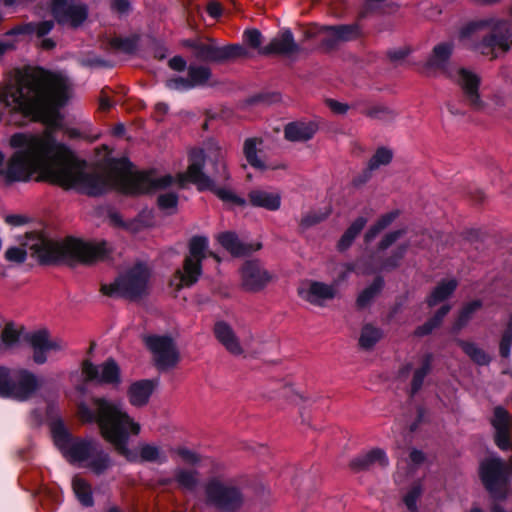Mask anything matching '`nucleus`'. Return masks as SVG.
Wrapping results in <instances>:
<instances>
[{
    "label": "nucleus",
    "mask_w": 512,
    "mask_h": 512,
    "mask_svg": "<svg viewBox=\"0 0 512 512\" xmlns=\"http://www.w3.org/2000/svg\"><path fill=\"white\" fill-rule=\"evenodd\" d=\"M9 142L15 151L5 164L0 152V176L7 183L27 182L37 174L41 180L91 196L110 189V165L103 172L88 169L56 141L49 128L42 133H16Z\"/></svg>",
    "instance_id": "f257e3e1"
},
{
    "label": "nucleus",
    "mask_w": 512,
    "mask_h": 512,
    "mask_svg": "<svg viewBox=\"0 0 512 512\" xmlns=\"http://www.w3.org/2000/svg\"><path fill=\"white\" fill-rule=\"evenodd\" d=\"M213 167V173L226 178L224 151L216 142H208L204 149L195 148L189 152V166L185 173L176 178L169 174H159L155 171L138 172L126 160H116L110 163V188L125 194H142L164 189L176 183L180 187L186 182L194 183L200 190H213L223 201L243 206L245 199L238 197L231 190L215 188L212 180L203 173L205 162Z\"/></svg>",
    "instance_id": "f03ea898"
},
{
    "label": "nucleus",
    "mask_w": 512,
    "mask_h": 512,
    "mask_svg": "<svg viewBox=\"0 0 512 512\" xmlns=\"http://www.w3.org/2000/svg\"><path fill=\"white\" fill-rule=\"evenodd\" d=\"M70 88L68 78L62 73L35 68L22 74L16 84L6 87L3 97L12 109L50 124L57 109L67 102Z\"/></svg>",
    "instance_id": "7ed1b4c3"
},
{
    "label": "nucleus",
    "mask_w": 512,
    "mask_h": 512,
    "mask_svg": "<svg viewBox=\"0 0 512 512\" xmlns=\"http://www.w3.org/2000/svg\"><path fill=\"white\" fill-rule=\"evenodd\" d=\"M91 406L81 403L78 411L85 423L98 425L101 436L112 444L116 452L128 462H150L164 464L167 456L159 447L145 443L140 446L139 455L129 449L130 435L140 433V424L117 404L105 397L93 396L90 399Z\"/></svg>",
    "instance_id": "20e7f679"
},
{
    "label": "nucleus",
    "mask_w": 512,
    "mask_h": 512,
    "mask_svg": "<svg viewBox=\"0 0 512 512\" xmlns=\"http://www.w3.org/2000/svg\"><path fill=\"white\" fill-rule=\"evenodd\" d=\"M23 246L26 249L10 247L5 252V258L10 262L22 263L29 250L41 263L71 261L92 264L106 259L111 252L110 246L104 241L85 242L75 238L56 241L41 233L27 234Z\"/></svg>",
    "instance_id": "39448f33"
},
{
    "label": "nucleus",
    "mask_w": 512,
    "mask_h": 512,
    "mask_svg": "<svg viewBox=\"0 0 512 512\" xmlns=\"http://www.w3.org/2000/svg\"><path fill=\"white\" fill-rule=\"evenodd\" d=\"M478 476L493 501L490 512H507L500 503L506 501L512 492L508 464L498 456L486 457L479 464Z\"/></svg>",
    "instance_id": "423d86ee"
},
{
    "label": "nucleus",
    "mask_w": 512,
    "mask_h": 512,
    "mask_svg": "<svg viewBox=\"0 0 512 512\" xmlns=\"http://www.w3.org/2000/svg\"><path fill=\"white\" fill-rule=\"evenodd\" d=\"M208 239L195 236L189 242V254L186 256L183 269H178L170 280V286L176 297L187 298L189 288L195 284L202 274V260L206 257Z\"/></svg>",
    "instance_id": "0eeeda50"
},
{
    "label": "nucleus",
    "mask_w": 512,
    "mask_h": 512,
    "mask_svg": "<svg viewBox=\"0 0 512 512\" xmlns=\"http://www.w3.org/2000/svg\"><path fill=\"white\" fill-rule=\"evenodd\" d=\"M204 494L207 506L218 512H239L246 503L244 488L233 479H209Z\"/></svg>",
    "instance_id": "6e6552de"
},
{
    "label": "nucleus",
    "mask_w": 512,
    "mask_h": 512,
    "mask_svg": "<svg viewBox=\"0 0 512 512\" xmlns=\"http://www.w3.org/2000/svg\"><path fill=\"white\" fill-rule=\"evenodd\" d=\"M151 271L142 263H136L121 274L113 283L103 284L101 291L110 297L136 299L149 290Z\"/></svg>",
    "instance_id": "1a4fd4ad"
},
{
    "label": "nucleus",
    "mask_w": 512,
    "mask_h": 512,
    "mask_svg": "<svg viewBox=\"0 0 512 512\" xmlns=\"http://www.w3.org/2000/svg\"><path fill=\"white\" fill-rule=\"evenodd\" d=\"M489 26L492 29V35L489 38L483 36L481 44L476 45L475 48L482 54L490 55L492 58L497 56L496 51L505 52L509 48V38L511 36L510 24L506 21H488V22H475L470 23L460 33L462 40L470 37H480L479 32Z\"/></svg>",
    "instance_id": "9d476101"
},
{
    "label": "nucleus",
    "mask_w": 512,
    "mask_h": 512,
    "mask_svg": "<svg viewBox=\"0 0 512 512\" xmlns=\"http://www.w3.org/2000/svg\"><path fill=\"white\" fill-rule=\"evenodd\" d=\"M51 430L55 445L70 463L88 461L98 444L93 439L74 437L62 420L54 422Z\"/></svg>",
    "instance_id": "9b49d317"
},
{
    "label": "nucleus",
    "mask_w": 512,
    "mask_h": 512,
    "mask_svg": "<svg viewBox=\"0 0 512 512\" xmlns=\"http://www.w3.org/2000/svg\"><path fill=\"white\" fill-rule=\"evenodd\" d=\"M144 344L153 354L154 365L160 372H166L177 366L180 354L170 335H146Z\"/></svg>",
    "instance_id": "f8f14e48"
},
{
    "label": "nucleus",
    "mask_w": 512,
    "mask_h": 512,
    "mask_svg": "<svg viewBox=\"0 0 512 512\" xmlns=\"http://www.w3.org/2000/svg\"><path fill=\"white\" fill-rule=\"evenodd\" d=\"M82 372L87 382H95L112 389H118L123 381L121 368L113 357H108L99 365L85 359L82 362Z\"/></svg>",
    "instance_id": "ddd939ff"
},
{
    "label": "nucleus",
    "mask_w": 512,
    "mask_h": 512,
    "mask_svg": "<svg viewBox=\"0 0 512 512\" xmlns=\"http://www.w3.org/2000/svg\"><path fill=\"white\" fill-rule=\"evenodd\" d=\"M307 38H318V41L326 48H332L338 41H346L355 38L359 34L356 25L341 26H310L306 30Z\"/></svg>",
    "instance_id": "4468645a"
},
{
    "label": "nucleus",
    "mask_w": 512,
    "mask_h": 512,
    "mask_svg": "<svg viewBox=\"0 0 512 512\" xmlns=\"http://www.w3.org/2000/svg\"><path fill=\"white\" fill-rule=\"evenodd\" d=\"M451 77L462 89L465 103L475 111H483L486 108L479 94V77L466 69H457L451 73Z\"/></svg>",
    "instance_id": "2eb2a0df"
},
{
    "label": "nucleus",
    "mask_w": 512,
    "mask_h": 512,
    "mask_svg": "<svg viewBox=\"0 0 512 512\" xmlns=\"http://www.w3.org/2000/svg\"><path fill=\"white\" fill-rule=\"evenodd\" d=\"M26 340L33 349V361L37 365L47 362L48 354L52 351H60L64 344L59 339H51L46 329H40L27 335Z\"/></svg>",
    "instance_id": "dca6fc26"
},
{
    "label": "nucleus",
    "mask_w": 512,
    "mask_h": 512,
    "mask_svg": "<svg viewBox=\"0 0 512 512\" xmlns=\"http://www.w3.org/2000/svg\"><path fill=\"white\" fill-rule=\"evenodd\" d=\"M490 424L494 429L493 439L495 445L502 451L512 449L511 414L503 406H495L493 408V415L490 419Z\"/></svg>",
    "instance_id": "f3484780"
},
{
    "label": "nucleus",
    "mask_w": 512,
    "mask_h": 512,
    "mask_svg": "<svg viewBox=\"0 0 512 512\" xmlns=\"http://www.w3.org/2000/svg\"><path fill=\"white\" fill-rule=\"evenodd\" d=\"M51 10L58 23L73 27L82 24L88 15L84 4L68 0H53Z\"/></svg>",
    "instance_id": "a211bd4d"
},
{
    "label": "nucleus",
    "mask_w": 512,
    "mask_h": 512,
    "mask_svg": "<svg viewBox=\"0 0 512 512\" xmlns=\"http://www.w3.org/2000/svg\"><path fill=\"white\" fill-rule=\"evenodd\" d=\"M457 287L458 282L455 278H447L441 280L432 289L426 299V303L430 308L440 305L432 320H442L448 314L451 306L444 302L455 292Z\"/></svg>",
    "instance_id": "6ab92c4d"
},
{
    "label": "nucleus",
    "mask_w": 512,
    "mask_h": 512,
    "mask_svg": "<svg viewBox=\"0 0 512 512\" xmlns=\"http://www.w3.org/2000/svg\"><path fill=\"white\" fill-rule=\"evenodd\" d=\"M11 398L25 401L29 399L40 387L38 378L27 369H13L11 384Z\"/></svg>",
    "instance_id": "aec40b11"
},
{
    "label": "nucleus",
    "mask_w": 512,
    "mask_h": 512,
    "mask_svg": "<svg viewBox=\"0 0 512 512\" xmlns=\"http://www.w3.org/2000/svg\"><path fill=\"white\" fill-rule=\"evenodd\" d=\"M298 292L304 300L317 305H323L325 302L334 299L338 293L336 284H326L318 281L303 283Z\"/></svg>",
    "instance_id": "412c9836"
},
{
    "label": "nucleus",
    "mask_w": 512,
    "mask_h": 512,
    "mask_svg": "<svg viewBox=\"0 0 512 512\" xmlns=\"http://www.w3.org/2000/svg\"><path fill=\"white\" fill-rule=\"evenodd\" d=\"M270 279L271 276L258 261H247L241 269L242 285L246 290L257 291Z\"/></svg>",
    "instance_id": "4be33fe9"
},
{
    "label": "nucleus",
    "mask_w": 512,
    "mask_h": 512,
    "mask_svg": "<svg viewBox=\"0 0 512 512\" xmlns=\"http://www.w3.org/2000/svg\"><path fill=\"white\" fill-rule=\"evenodd\" d=\"M299 51L300 47L295 43L292 32L286 29L280 31L267 46L260 49V54L292 55Z\"/></svg>",
    "instance_id": "5701e85b"
},
{
    "label": "nucleus",
    "mask_w": 512,
    "mask_h": 512,
    "mask_svg": "<svg viewBox=\"0 0 512 512\" xmlns=\"http://www.w3.org/2000/svg\"><path fill=\"white\" fill-rule=\"evenodd\" d=\"M389 459L386 452L381 448H373L372 450L354 457L350 463V469L355 472L368 471L375 465L386 467Z\"/></svg>",
    "instance_id": "b1692460"
},
{
    "label": "nucleus",
    "mask_w": 512,
    "mask_h": 512,
    "mask_svg": "<svg viewBox=\"0 0 512 512\" xmlns=\"http://www.w3.org/2000/svg\"><path fill=\"white\" fill-rule=\"evenodd\" d=\"M219 244L227 250L232 256L242 257L249 255L261 248L260 243H243L238 236L231 231L219 233L216 236Z\"/></svg>",
    "instance_id": "393cba45"
},
{
    "label": "nucleus",
    "mask_w": 512,
    "mask_h": 512,
    "mask_svg": "<svg viewBox=\"0 0 512 512\" xmlns=\"http://www.w3.org/2000/svg\"><path fill=\"white\" fill-rule=\"evenodd\" d=\"M210 77V70L204 66H190L188 78L176 77L167 81V87L175 90H188L205 84Z\"/></svg>",
    "instance_id": "a878e982"
},
{
    "label": "nucleus",
    "mask_w": 512,
    "mask_h": 512,
    "mask_svg": "<svg viewBox=\"0 0 512 512\" xmlns=\"http://www.w3.org/2000/svg\"><path fill=\"white\" fill-rule=\"evenodd\" d=\"M213 333L217 341L233 356H240L244 350L239 337L228 322H215Z\"/></svg>",
    "instance_id": "bb28decb"
},
{
    "label": "nucleus",
    "mask_w": 512,
    "mask_h": 512,
    "mask_svg": "<svg viewBox=\"0 0 512 512\" xmlns=\"http://www.w3.org/2000/svg\"><path fill=\"white\" fill-rule=\"evenodd\" d=\"M263 140L261 138H247L243 144V154L247 162L255 169L265 171L269 169L284 168V165L275 166L268 164L261 156Z\"/></svg>",
    "instance_id": "cd10ccee"
},
{
    "label": "nucleus",
    "mask_w": 512,
    "mask_h": 512,
    "mask_svg": "<svg viewBox=\"0 0 512 512\" xmlns=\"http://www.w3.org/2000/svg\"><path fill=\"white\" fill-rule=\"evenodd\" d=\"M157 385L158 379H142L133 382L127 390L130 404L134 407L145 406Z\"/></svg>",
    "instance_id": "c85d7f7f"
},
{
    "label": "nucleus",
    "mask_w": 512,
    "mask_h": 512,
    "mask_svg": "<svg viewBox=\"0 0 512 512\" xmlns=\"http://www.w3.org/2000/svg\"><path fill=\"white\" fill-rule=\"evenodd\" d=\"M281 194L278 191L254 189L248 194L249 202L254 207L276 211L281 206Z\"/></svg>",
    "instance_id": "c756f323"
},
{
    "label": "nucleus",
    "mask_w": 512,
    "mask_h": 512,
    "mask_svg": "<svg viewBox=\"0 0 512 512\" xmlns=\"http://www.w3.org/2000/svg\"><path fill=\"white\" fill-rule=\"evenodd\" d=\"M434 362L432 352L424 353L420 358V366L413 372L410 383L409 397L413 398L422 389L425 378L431 373Z\"/></svg>",
    "instance_id": "7c9ffc66"
},
{
    "label": "nucleus",
    "mask_w": 512,
    "mask_h": 512,
    "mask_svg": "<svg viewBox=\"0 0 512 512\" xmlns=\"http://www.w3.org/2000/svg\"><path fill=\"white\" fill-rule=\"evenodd\" d=\"M318 126L315 122H291L284 129L285 138L292 142L310 140L317 132Z\"/></svg>",
    "instance_id": "2f4dec72"
},
{
    "label": "nucleus",
    "mask_w": 512,
    "mask_h": 512,
    "mask_svg": "<svg viewBox=\"0 0 512 512\" xmlns=\"http://www.w3.org/2000/svg\"><path fill=\"white\" fill-rule=\"evenodd\" d=\"M383 336L384 332L382 329L373 325L372 322H366L360 331L358 347L362 351H371Z\"/></svg>",
    "instance_id": "473e14b6"
},
{
    "label": "nucleus",
    "mask_w": 512,
    "mask_h": 512,
    "mask_svg": "<svg viewBox=\"0 0 512 512\" xmlns=\"http://www.w3.org/2000/svg\"><path fill=\"white\" fill-rule=\"evenodd\" d=\"M87 462L86 467L95 475L100 476L113 466V460L99 444L93 450V454Z\"/></svg>",
    "instance_id": "72a5a7b5"
},
{
    "label": "nucleus",
    "mask_w": 512,
    "mask_h": 512,
    "mask_svg": "<svg viewBox=\"0 0 512 512\" xmlns=\"http://www.w3.org/2000/svg\"><path fill=\"white\" fill-rule=\"evenodd\" d=\"M458 346L477 365L486 366L491 362V357L474 342L458 340Z\"/></svg>",
    "instance_id": "f704fd0d"
},
{
    "label": "nucleus",
    "mask_w": 512,
    "mask_h": 512,
    "mask_svg": "<svg viewBox=\"0 0 512 512\" xmlns=\"http://www.w3.org/2000/svg\"><path fill=\"white\" fill-rule=\"evenodd\" d=\"M72 488L77 500L84 507H91L94 505L92 489L90 484L81 477H74L72 480Z\"/></svg>",
    "instance_id": "c9c22d12"
},
{
    "label": "nucleus",
    "mask_w": 512,
    "mask_h": 512,
    "mask_svg": "<svg viewBox=\"0 0 512 512\" xmlns=\"http://www.w3.org/2000/svg\"><path fill=\"white\" fill-rule=\"evenodd\" d=\"M198 472L196 470H187L183 468H177L174 471V478L179 488L192 492L198 486Z\"/></svg>",
    "instance_id": "e433bc0d"
},
{
    "label": "nucleus",
    "mask_w": 512,
    "mask_h": 512,
    "mask_svg": "<svg viewBox=\"0 0 512 512\" xmlns=\"http://www.w3.org/2000/svg\"><path fill=\"white\" fill-rule=\"evenodd\" d=\"M453 51L451 43H440L436 45L428 59L431 67L444 68Z\"/></svg>",
    "instance_id": "4c0bfd02"
},
{
    "label": "nucleus",
    "mask_w": 512,
    "mask_h": 512,
    "mask_svg": "<svg viewBox=\"0 0 512 512\" xmlns=\"http://www.w3.org/2000/svg\"><path fill=\"white\" fill-rule=\"evenodd\" d=\"M366 222L367 220L364 217H358L353 221L338 242L337 246L340 251H344L351 246L356 236L366 225Z\"/></svg>",
    "instance_id": "58836bf2"
},
{
    "label": "nucleus",
    "mask_w": 512,
    "mask_h": 512,
    "mask_svg": "<svg viewBox=\"0 0 512 512\" xmlns=\"http://www.w3.org/2000/svg\"><path fill=\"white\" fill-rule=\"evenodd\" d=\"M397 216V211H391L381 216L378 221L366 232L365 241L367 243L373 241L382 230L387 228L397 218Z\"/></svg>",
    "instance_id": "ea45409f"
},
{
    "label": "nucleus",
    "mask_w": 512,
    "mask_h": 512,
    "mask_svg": "<svg viewBox=\"0 0 512 512\" xmlns=\"http://www.w3.org/2000/svg\"><path fill=\"white\" fill-rule=\"evenodd\" d=\"M22 329L14 327V322H6V326L0 335V352L3 348H9L17 344L20 339Z\"/></svg>",
    "instance_id": "a19ab883"
},
{
    "label": "nucleus",
    "mask_w": 512,
    "mask_h": 512,
    "mask_svg": "<svg viewBox=\"0 0 512 512\" xmlns=\"http://www.w3.org/2000/svg\"><path fill=\"white\" fill-rule=\"evenodd\" d=\"M197 54L200 58L209 61H222L221 47L214 42L202 43L198 46Z\"/></svg>",
    "instance_id": "79ce46f5"
},
{
    "label": "nucleus",
    "mask_w": 512,
    "mask_h": 512,
    "mask_svg": "<svg viewBox=\"0 0 512 512\" xmlns=\"http://www.w3.org/2000/svg\"><path fill=\"white\" fill-rule=\"evenodd\" d=\"M383 287L382 278H377L375 281L364 289L357 298L358 306L365 307L370 303V301L381 291Z\"/></svg>",
    "instance_id": "37998d69"
},
{
    "label": "nucleus",
    "mask_w": 512,
    "mask_h": 512,
    "mask_svg": "<svg viewBox=\"0 0 512 512\" xmlns=\"http://www.w3.org/2000/svg\"><path fill=\"white\" fill-rule=\"evenodd\" d=\"M393 158V152L386 147L378 148L371 159L369 160V168L371 170L377 169L380 166L388 165Z\"/></svg>",
    "instance_id": "c03bdc74"
},
{
    "label": "nucleus",
    "mask_w": 512,
    "mask_h": 512,
    "mask_svg": "<svg viewBox=\"0 0 512 512\" xmlns=\"http://www.w3.org/2000/svg\"><path fill=\"white\" fill-rule=\"evenodd\" d=\"M13 369L0 365V397L11 398Z\"/></svg>",
    "instance_id": "a18cd8bd"
},
{
    "label": "nucleus",
    "mask_w": 512,
    "mask_h": 512,
    "mask_svg": "<svg viewBox=\"0 0 512 512\" xmlns=\"http://www.w3.org/2000/svg\"><path fill=\"white\" fill-rule=\"evenodd\" d=\"M38 497L43 507L54 509L61 503V495L57 491L48 488L41 489Z\"/></svg>",
    "instance_id": "49530a36"
},
{
    "label": "nucleus",
    "mask_w": 512,
    "mask_h": 512,
    "mask_svg": "<svg viewBox=\"0 0 512 512\" xmlns=\"http://www.w3.org/2000/svg\"><path fill=\"white\" fill-rule=\"evenodd\" d=\"M483 307V303L479 299L470 300L462 305L459 310L458 320H469L478 314Z\"/></svg>",
    "instance_id": "de8ad7c7"
},
{
    "label": "nucleus",
    "mask_w": 512,
    "mask_h": 512,
    "mask_svg": "<svg viewBox=\"0 0 512 512\" xmlns=\"http://www.w3.org/2000/svg\"><path fill=\"white\" fill-rule=\"evenodd\" d=\"M512 347V322H508V326L504 330L499 343V353L501 357L508 358Z\"/></svg>",
    "instance_id": "09e8293b"
},
{
    "label": "nucleus",
    "mask_w": 512,
    "mask_h": 512,
    "mask_svg": "<svg viewBox=\"0 0 512 512\" xmlns=\"http://www.w3.org/2000/svg\"><path fill=\"white\" fill-rule=\"evenodd\" d=\"M422 494V488L420 485H413L410 490L405 494L403 501L407 509L410 512L417 511V500Z\"/></svg>",
    "instance_id": "8fccbe9b"
},
{
    "label": "nucleus",
    "mask_w": 512,
    "mask_h": 512,
    "mask_svg": "<svg viewBox=\"0 0 512 512\" xmlns=\"http://www.w3.org/2000/svg\"><path fill=\"white\" fill-rule=\"evenodd\" d=\"M53 28V22L52 21H44L41 23H30L26 25L21 32L25 33H34L38 37H43L44 35L48 34Z\"/></svg>",
    "instance_id": "3c124183"
},
{
    "label": "nucleus",
    "mask_w": 512,
    "mask_h": 512,
    "mask_svg": "<svg viewBox=\"0 0 512 512\" xmlns=\"http://www.w3.org/2000/svg\"><path fill=\"white\" fill-rule=\"evenodd\" d=\"M111 221L114 225L123 227L124 229L128 230L131 233H137L143 227V224L140 220L134 219L129 222H125L122 220L121 216L118 214L111 215Z\"/></svg>",
    "instance_id": "603ef678"
},
{
    "label": "nucleus",
    "mask_w": 512,
    "mask_h": 512,
    "mask_svg": "<svg viewBox=\"0 0 512 512\" xmlns=\"http://www.w3.org/2000/svg\"><path fill=\"white\" fill-rule=\"evenodd\" d=\"M176 453L181 457V459L190 465H197L201 461V457L196 452L186 448V447H179L176 449Z\"/></svg>",
    "instance_id": "864d4df0"
},
{
    "label": "nucleus",
    "mask_w": 512,
    "mask_h": 512,
    "mask_svg": "<svg viewBox=\"0 0 512 512\" xmlns=\"http://www.w3.org/2000/svg\"><path fill=\"white\" fill-rule=\"evenodd\" d=\"M178 203V197L174 193L162 194L158 197V205L163 210L175 209Z\"/></svg>",
    "instance_id": "5fc2aeb1"
},
{
    "label": "nucleus",
    "mask_w": 512,
    "mask_h": 512,
    "mask_svg": "<svg viewBox=\"0 0 512 512\" xmlns=\"http://www.w3.org/2000/svg\"><path fill=\"white\" fill-rule=\"evenodd\" d=\"M261 38L262 35L257 29L247 30L244 32V40L245 42L251 46L252 48L258 49L260 52L261 47Z\"/></svg>",
    "instance_id": "6e6d98bb"
},
{
    "label": "nucleus",
    "mask_w": 512,
    "mask_h": 512,
    "mask_svg": "<svg viewBox=\"0 0 512 512\" xmlns=\"http://www.w3.org/2000/svg\"><path fill=\"white\" fill-rule=\"evenodd\" d=\"M404 231L397 230L387 234L379 243L378 250L384 251L395 244L399 239L402 238Z\"/></svg>",
    "instance_id": "4d7b16f0"
},
{
    "label": "nucleus",
    "mask_w": 512,
    "mask_h": 512,
    "mask_svg": "<svg viewBox=\"0 0 512 512\" xmlns=\"http://www.w3.org/2000/svg\"><path fill=\"white\" fill-rule=\"evenodd\" d=\"M244 54V49L239 45H228L221 47V56L222 61L238 56H242Z\"/></svg>",
    "instance_id": "13d9d810"
},
{
    "label": "nucleus",
    "mask_w": 512,
    "mask_h": 512,
    "mask_svg": "<svg viewBox=\"0 0 512 512\" xmlns=\"http://www.w3.org/2000/svg\"><path fill=\"white\" fill-rule=\"evenodd\" d=\"M442 322H424L423 325L418 326L414 335L417 337H423L431 334L434 329L438 328Z\"/></svg>",
    "instance_id": "bf43d9fd"
},
{
    "label": "nucleus",
    "mask_w": 512,
    "mask_h": 512,
    "mask_svg": "<svg viewBox=\"0 0 512 512\" xmlns=\"http://www.w3.org/2000/svg\"><path fill=\"white\" fill-rule=\"evenodd\" d=\"M327 106L331 109V111L335 114H345L347 113L349 106L345 103L338 102L336 100L329 99L326 101Z\"/></svg>",
    "instance_id": "052dcab7"
},
{
    "label": "nucleus",
    "mask_w": 512,
    "mask_h": 512,
    "mask_svg": "<svg viewBox=\"0 0 512 512\" xmlns=\"http://www.w3.org/2000/svg\"><path fill=\"white\" fill-rule=\"evenodd\" d=\"M327 215H328V213H325L322 215H318L316 213L308 214L305 217H303V219L301 220V225L304 227L314 225L316 223H319L323 219H325L327 217Z\"/></svg>",
    "instance_id": "680f3d73"
},
{
    "label": "nucleus",
    "mask_w": 512,
    "mask_h": 512,
    "mask_svg": "<svg viewBox=\"0 0 512 512\" xmlns=\"http://www.w3.org/2000/svg\"><path fill=\"white\" fill-rule=\"evenodd\" d=\"M279 395L282 397H285L291 401H294L296 398L302 399V396L295 392L292 386L290 385H283L279 391Z\"/></svg>",
    "instance_id": "e2e57ef3"
},
{
    "label": "nucleus",
    "mask_w": 512,
    "mask_h": 512,
    "mask_svg": "<svg viewBox=\"0 0 512 512\" xmlns=\"http://www.w3.org/2000/svg\"><path fill=\"white\" fill-rule=\"evenodd\" d=\"M405 253V249L403 247L399 248V251L393 256L391 259L386 260L382 266L381 269H390L397 266L398 261L402 258V256Z\"/></svg>",
    "instance_id": "0e129e2a"
},
{
    "label": "nucleus",
    "mask_w": 512,
    "mask_h": 512,
    "mask_svg": "<svg viewBox=\"0 0 512 512\" xmlns=\"http://www.w3.org/2000/svg\"><path fill=\"white\" fill-rule=\"evenodd\" d=\"M111 7L117 13L125 14L130 9V3L128 0H112Z\"/></svg>",
    "instance_id": "69168bd1"
},
{
    "label": "nucleus",
    "mask_w": 512,
    "mask_h": 512,
    "mask_svg": "<svg viewBox=\"0 0 512 512\" xmlns=\"http://www.w3.org/2000/svg\"><path fill=\"white\" fill-rule=\"evenodd\" d=\"M409 459L413 464L421 465L426 460V456L421 450L413 448L409 453Z\"/></svg>",
    "instance_id": "338daca9"
},
{
    "label": "nucleus",
    "mask_w": 512,
    "mask_h": 512,
    "mask_svg": "<svg viewBox=\"0 0 512 512\" xmlns=\"http://www.w3.org/2000/svg\"><path fill=\"white\" fill-rule=\"evenodd\" d=\"M169 66L173 70L182 71L186 67V61L180 56H175L169 60Z\"/></svg>",
    "instance_id": "774afa93"
}]
</instances>
